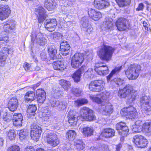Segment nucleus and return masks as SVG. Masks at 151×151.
Instances as JSON below:
<instances>
[{"instance_id":"nucleus-1","label":"nucleus","mask_w":151,"mask_h":151,"mask_svg":"<svg viewBox=\"0 0 151 151\" xmlns=\"http://www.w3.org/2000/svg\"><path fill=\"white\" fill-rule=\"evenodd\" d=\"M114 50L111 47L104 45L100 49L98 55L101 59L108 61L111 60Z\"/></svg>"},{"instance_id":"nucleus-2","label":"nucleus","mask_w":151,"mask_h":151,"mask_svg":"<svg viewBox=\"0 0 151 151\" xmlns=\"http://www.w3.org/2000/svg\"><path fill=\"white\" fill-rule=\"evenodd\" d=\"M140 70V65L137 64L131 65L126 71V75L129 80L136 79L139 76Z\"/></svg>"},{"instance_id":"nucleus-3","label":"nucleus","mask_w":151,"mask_h":151,"mask_svg":"<svg viewBox=\"0 0 151 151\" xmlns=\"http://www.w3.org/2000/svg\"><path fill=\"white\" fill-rule=\"evenodd\" d=\"M31 41L33 42L35 41L41 46H44L47 42V37L45 35L38 31L33 30L31 35Z\"/></svg>"},{"instance_id":"nucleus-4","label":"nucleus","mask_w":151,"mask_h":151,"mask_svg":"<svg viewBox=\"0 0 151 151\" xmlns=\"http://www.w3.org/2000/svg\"><path fill=\"white\" fill-rule=\"evenodd\" d=\"M86 55L83 53H77L73 55L71 59V65L72 67L76 68L81 66L86 58V56L89 57L88 52L86 53Z\"/></svg>"},{"instance_id":"nucleus-5","label":"nucleus","mask_w":151,"mask_h":151,"mask_svg":"<svg viewBox=\"0 0 151 151\" xmlns=\"http://www.w3.org/2000/svg\"><path fill=\"white\" fill-rule=\"evenodd\" d=\"M80 114L81 118L84 120L91 121L96 119L93 111L86 107H83L81 109Z\"/></svg>"},{"instance_id":"nucleus-6","label":"nucleus","mask_w":151,"mask_h":151,"mask_svg":"<svg viewBox=\"0 0 151 151\" xmlns=\"http://www.w3.org/2000/svg\"><path fill=\"white\" fill-rule=\"evenodd\" d=\"M121 114L124 116H126L131 119H135L137 115V113L136 109L132 106L122 109Z\"/></svg>"},{"instance_id":"nucleus-7","label":"nucleus","mask_w":151,"mask_h":151,"mask_svg":"<svg viewBox=\"0 0 151 151\" xmlns=\"http://www.w3.org/2000/svg\"><path fill=\"white\" fill-rule=\"evenodd\" d=\"M140 105L144 111L146 113L151 111V97L149 96H144L140 99Z\"/></svg>"},{"instance_id":"nucleus-8","label":"nucleus","mask_w":151,"mask_h":151,"mask_svg":"<svg viewBox=\"0 0 151 151\" xmlns=\"http://www.w3.org/2000/svg\"><path fill=\"white\" fill-rule=\"evenodd\" d=\"M30 135L32 139L37 141L39 138L42 132L41 127L35 124H33L31 126Z\"/></svg>"},{"instance_id":"nucleus-9","label":"nucleus","mask_w":151,"mask_h":151,"mask_svg":"<svg viewBox=\"0 0 151 151\" xmlns=\"http://www.w3.org/2000/svg\"><path fill=\"white\" fill-rule=\"evenodd\" d=\"M133 142L139 148L145 147L148 144L147 140L141 135H137L133 137Z\"/></svg>"},{"instance_id":"nucleus-10","label":"nucleus","mask_w":151,"mask_h":151,"mask_svg":"<svg viewBox=\"0 0 151 151\" xmlns=\"http://www.w3.org/2000/svg\"><path fill=\"white\" fill-rule=\"evenodd\" d=\"M104 85V81L102 80L95 81L91 82L89 88L91 91L99 92L103 90Z\"/></svg>"},{"instance_id":"nucleus-11","label":"nucleus","mask_w":151,"mask_h":151,"mask_svg":"<svg viewBox=\"0 0 151 151\" xmlns=\"http://www.w3.org/2000/svg\"><path fill=\"white\" fill-rule=\"evenodd\" d=\"M46 137L47 142L52 147H55L59 144V139L55 133H49Z\"/></svg>"},{"instance_id":"nucleus-12","label":"nucleus","mask_w":151,"mask_h":151,"mask_svg":"<svg viewBox=\"0 0 151 151\" xmlns=\"http://www.w3.org/2000/svg\"><path fill=\"white\" fill-rule=\"evenodd\" d=\"M100 112L104 115H109L113 112V109L111 104L106 102H103L99 108Z\"/></svg>"},{"instance_id":"nucleus-13","label":"nucleus","mask_w":151,"mask_h":151,"mask_svg":"<svg viewBox=\"0 0 151 151\" xmlns=\"http://www.w3.org/2000/svg\"><path fill=\"white\" fill-rule=\"evenodd\" d=\"M35 11L38 22L42 23L47 16L45 10L42 7H39L35 9Z\"/></svg>"},{"instance_id":"nucleus-14","label":"nucleus","mask_w":151,"mask_h":151,"mask_svg":"<svg viewBox=\"0 0 151 151\" xmlns=\"http://www.w3.org/2000/svg\"><path fill=\"white\" fill-rule=\"evenodd\" d=\"M95 70L97 73L100 75L105 76L109 73L108 67L101 63H97L95 65Z\"/></svg>"},{"instance_id":"nucleus-15","label":"nucleus","mask_w":151,"mask_h":151,"mask_svg":"<svg viewBox=\"0 0 151 151\" xmlns=\"http://www.w3.org/2000/svg\"><path fill=\"white\" fill-rule=\"evenodd\" d=\"M116 129L119 131V134L124 137L127 136L129 132L128 127L126 124L122 122L118 123L116 125Z\"/></svg>"},{"instance_id":"nucleus-16","label":"nucleus","mask_w":151,"mask_h":151,"mask_svg":"<svg viewBox=\"0 0 151 151\" xmlns=\"http://www.w3.org/2000/svg\"><path fill=\"white\" fill-rule=\"evenodd\" d=\"M68 117L69 123L72 126L76 125L79 119L78 114L73 111H70L69 112Z\"/></svg>"},{"instance_id":"nucleus-17","label":"nucleus","mask_w":151,"mask_h":151,"mask_svg":"<svg viewBox=\"0 0 151 151\" xmlns=\"http://www.w3.org/2000/svg\"><path fill=\"white\" fill-rule=\"evenodd\" d=\"M132 89L133 87L130 85H127L123 89L119 90L118 96L120 98H125L129 96Z\"/></svg>"},{"instance_id":"nucleus-18","label":"nucleus","mask_w":151,"mask_h":151,"mask_svg":"<svg viewBox=\"0 0 151 151\" xmlns=\"http://www.w3.org/2000/svg\"><path fill=\"white\" fill-rule=\"evenodd\" d=\"M45 26L47 30L49 32H52L55 29L57 25V22L55 19H47L45 21Z\"/></svg>"},{"instance_id":"nucleus-19","label":"nucleus","mask_w":151,"mask_h":151,"mask_svg":"<svg viewBox=\"0 0 151 151\" xmlns=\"http://www.w3.org/2000/svg\"><path fill=\"white\" fill-rule=\"evenodd\" d=\"M10 12L11 10L8 5L0 6V19H5Z\"/></svg>"},{"instance_id":"nucleus-20","label":"nucleus","mask_w":151,"mask_h":151,"mask_svg":"<svg viewBox=\"0 0 151 151\" xmlns=\"http://www.w3.org/2000/svg\"><path fill=\"white\" fill-rule=\"evenodd\" d=\"M127 20L124 18L119 19L116 22L118 29L120 31L125 30L127 28Z\"/></svg>"},{"instance_id":"nucleus-21","label":"nucleus","mask_w":151,"mask_h":151,"mask_svg":"<svg viewBox=\"0 0 151 151\" xmlns=\"http://www.w3.org/2000/svg\"><path fill=\"white\" fill-rule=\"evenodd\" d=\"M93 5L96 8L101 9L108 7L109 5V3L104 0H94Z\"/></svg>"},{"instance_id":"nucleus-22","label":"nucleus","mask_w":151,"mask_h":151,"mask_svg":"<svg viewBox=\"0 0 151 151\" xmlns=\"http://www.w3.org/2000/svg\"><path fill=\"white\" fill-rule=\"evenodd\" d=\"M88 14L89 17L95 21L99 20L102 17V14L100 12L91 9H88Z\"/></svg>"},{"instance_id":"nucleus-23","label":"nucleus","mask_w":151,"mask_h":151,"mask_svg":"<svg viewBox=\"0 0 151 151\" xmlns=\"http://www.w3.org/2000/svg\"><path fill=\"white\" fill-rule=\"evenodd\" d=\"M87 69L86 66H82L78 70L74 73L72 76V78L75 82H78L80 81L81 74L84 72Z\"/></svg>"},{"instance_id":"nucleus-24","label":"nucleus","mask_w":151,"mask_h":151,"mask_svg":"<svg viewBox=\"0 0 151 151\" xmlns=\"http://www.w3.org/2000/svg\"><path fill=\"white\" fill-rule=\"evenodd\" d=\"M115 134V131L114 129L107 128L103 129L101 136L105 138H110L114 136Z\"/></svg>"},{"instance_id":"nucleus-25","label":"nucleus","mask_w":151,"mask_h":151,"mask_svg":"<svg viewBox=\"0 0 151 151\" xmlns=\"http://www.w3.org/2000/svg\"><path fill=\"white\" fill-rule=\"evenodd\" d=\"M18 100L16 98H11L8 103L9 108L10 110L12 111L16 110L18 107Z\"/></svg>"},{"instance_id":"nucleus-26","label":"nucleus","mask_w":151,"mask_h":151,"mask_svg":"<svg viewBox=\"0 0 151 151\" xmlns=\"http://www.w3.org/2000/svg\"><path fill=\"white\" fill-rule=\"evenodd\" d=\"M42 116L43 120L45 122H48L51 118V111L47 107H44L42 111Z\"/></svg>"},{"instance_id":"nucleus-27","label":"nucleus","mask_w":151,"mask_h":151,"mask_svg":"<svg viewBox=\"0 0 151 151\" xmlns=\"http://www.w3.org/2000/svg\"><path fill=\"white\" fill-rule=\"evenodd\" d=\"M23 117L21 114H14L13 118L14 124L16 126L22 125Z\"/></svg>"},{"instance_id":"nucleus-28","label":"nucleus","mask_w":151,"mask_h":151,"mask_svg":"<svg viewBox=\"0 0 151 151\" xmlns=\"http://www.w3.org/2000/svg\"><path fill=\"white\" fill-rule=\"evenodd\" d=\"M44 4L45 7L49 11L54 9L56 5V3L53 0H45Z\"/></svg>"},{"instance_id":"nucleus-29","label":"nucleus","mask_w":151,"mask_h":151,"mask_svg":"<svg viewBox=\"0 0 151 151\" xmlns=\"http://www.w3.org/2000/svg\"><path fill=\"white\" fill-rule=\"evenodd\" d=\"M94 131L93 127H86L83 128L82 133L85 137H87L93 135Z\"/></svg>"},{"instance_id":"nucleus-30","label":"nucleus","mask_w":151,"mask_h":151,"mask_svg":"<svg viewBox=\"0 0 151 151\" xmlns=\"http://www.w3.org/2000/svg\"><path fill=\"white\" fill-rule=\"evenodd\" d=\"M52 65L54 69L57 70L62 71L65 68L63 62L60 60L54 62Z\"/></svg>"},{"instance_id":"nucleus-31","label":"nucleus","mask_w":151,"mask_h":151,"mask_svg":"<svg viewBox=\"0 0 151 151\" xmlns=\"http://www.w3.org/2000/svg\"><path fill=\"white\" fill-rule=\"evenodd\" d=\"M75 147L78 151L83 150L85 147V145L81 140L78 139L74 142Z\"/></svg>"},{"instance_id":"nucleus-32","label":"nucleus","mask_w":151,"mask_h":151,"mask_svg":"<svg viewBox=\"0 0 151 151\" xmlns=\"http://www.w3.org/2000/svg\"><path fill=\"white\" fill-rule=\"evenodd\" d=\"M35 93L32 91H29L26 93L24 96L25 101H31L34 100L35 98Z\"/></svg>"},{"instance_id":"nucleus-33","label":"nucleus","mask_w":151,"mask_h":151,"mask_svg":"<svg viewBox=\"0 0 151 151\" xmlns=\"http://www.w3.org/2000/svg\"><path fill=\"white\" fill-rule=\"evenodd\" d=\"M14 24L13 23L8 22L4 24V29L6 33H9L14 28Z\"/></svg>"},{"instance_id":"nucleus-34","label":"nucleus","mask_w":151,"mask_h":151,"mask_svg":"<svg viewBox=\"0 0 151 151\" xmlns=\"http://www.w3.org/2000/svg\"><path fill=\"white\" fill-rule=\"evenodd\" d=\"M48 52L50 58L52 59H54L56 57L57 53V50L54 46L49 47L48 49Z\"/></svg>"},{"instance_id":"nucleus-35","label":"nucleus","mask_w":151,"mask_h":151,"mask_svg":"<svg viewBox=\"0 0 151 151\" xmlns=\"http://www.w3.org/2000/svg\"><path fill=\"white\" fill-rule=\"evenodd\" d=\"M143 132L151 135V122L145 123L143 125Z\"/></svg>"},{"instance_id":"nucleus-36","label":"nucleus","mask_w":151,"mask_h":151,"mask_svg":"<svg viewBox=\"0 0 151 151\" xmlns=\"http://www.w3.org/2000/svg\"><path fill=\"white\" fill-rule=\"evenodd\" d=\"M124 82L123 80L118 78H115L111 81V84L115 87L119 86L123 84Z\"/></svg>"},{"instance_id":"nucleus-37","label":"nucleus","mask_w":151,"mask_h":151,"mask_svg":"<svg viewBox=\"0 0 151 151\" xmlns=\"http://www.w3.org/2000/svg\"><path fill=\"white\" fill-rule=\"evenodd\" d=\"M13 51L12 49L9 46H6L2 48L1 50V54L7 56L8 54L12 53Z\"/></svg>"},{"instance_id":"nucleus-38","label":"nucleus","mask_w":151,"mask_h":151,"mask_svg":"<svg viewBox=\"0 0 151 151\" xmlns=\"http://www.w3.org/2000/svg\"><path fill=\"white\" fill-rule=\"evenodd\" d=\"M59 84L65 89V90H68V88L70 86V82L65 80L61 79L59 81Z\"/></svg>"},{"instance_id":"nucleus-39","label":"nucleus","mask_w":151,"mask_h":151,"mask_svg":"<svg viewBox=\"0 0 151 151\" xmlns=\"http://www.w3.org/2000/svg\"><path fill=\"white\" fill-rule=\"evenodd\" d=\"M66 135L68 140L72 141L75 139L76 133L74 130H70L67 132Z\"/></svg>"},{"instance_id":"nucleus-40","label":"nucleus","mask_w":151,"mask_h":151,"mask_svg":"<svg viewBox=\"0 0 151 151\" xmlns=\"http://www.w3.org/2000/svg\"><path fill=\"white\" fill-rule=\"evenodd\" d=\"M122 68V66H120L119 67H117L115 68V69H113L111 72V73L107 76V81L108 82H109L110 81V80L112 76L113 75L116 73L117 72H119Z\"/></svg>"},{"instance_id":"nucleus-41","label":"nucleus","mask_w":151,"mask_h":151,"mask_svg":"<svg viewBox=\"0 0 151 151\" xmlns=\"http://www.w3.org/2000/svg\"><path fill=\"white\" fill-rule=\"evenodd\" d=\"M7 137L11 140L14 139L16 135L15 131L13 129L10 130L7 133Z\"/></svg>"},{"instance_id":"nucleus-42","label":"nucleus","mask_w":151,"mask_h":151,"mask_svg":"<svg viewBox=\"0 0 151 151\" xmlns=\"http://www.w3.org/2000/svg\"><path fill=\"white\" fill-rule=\"evenodd\" d=\"M137 96V93L136 91L133 92V89L130 93L129 96H128L129 98V102L132 103L136 99Z\"/></svg>"},{"instance_id":"nucleus-43","label":"nucleus","mask_w":151,"mask_h":151,"mask_svg":"<svg viewBox=\"0 0 151 151\" xmlns=\"http://www.w3.org/2000/svg\"><path fill=\"white\" fill-rule=\"evenodd\" d=\"M114 23V22L112 20L110 19L104 22L105 27L107 29H111L113 28Z\"/></svg>"},{"instance_id":"nucleus-44","label":"nucleus","mask_w":151,"mask_h":151,"mask_svg":"<svg viewBox=\"0 0 151 151\" xmlns=\"http://www.w3.org/2000/svg\"><path fill=\"white\" fill-rule=\"evenodd\" d=\"M23 67L26 71H33L35 70V68L32 64H29L25 63L24 64Z\"/></svg>"},{"instance_id":"nucleus-45","label":"nucleus","mask_w":151,"mask_h":151,"mask_svg":"<svg viewBox=\"0 0 151 151\" xmlns=\"http://www.w3.org/2000/svg\"><path fill=\"white\" fill-rule=\"evenodd\" d=\"M67 46V47L60 48V52L63 55L66 56L69 53L70 47L69 45Z\"/></svg>"},{"instance_id":"nucleus-46","label":"nucleus","mask_w":151,"mask_h":151,"mask_svg":"<svg viewBox=\"0 0 151 151\" xmlns=\"http://www.w3.org/2000/svg\"><path fill=\"white\" fill-rule=\"evenodd\" d=\"M51 35V37L55 40H60L63 37L62 35L59 32H55L52 34Z\"/></svg>"},{"instance_id":"nucleus-47","label":"nucleus","mask_w":151,"mask_h":151,"mask_svg":"<svg viewBox=\"0 0 151 151\" xmlns=\"http://www.w3.org/2000/svg\"><path fill=\"white\" fill-rule=\"evenodd\" d=\"M36 107L35 105H30L28 106L27 111L29 113H32L33 114H32V115H34L35 112L36 110Z\"/></svg>"},{"instance_id":"nucleus-48","label":"nucleus","mask_w":151,"mask_h":151,"mask_svg":"<svg viewBox=\"0 0 151 151\" xmlns=\"http://www.w3.org/2000/svg\"><path fill=\"white\" fill-rule=\"evenodd\" d=\"M28 135L27 132L25 130H21L20 131L19 136L20 139L22 140L25 139Z\"/></svg>"},{"instance_id":"nucleus-49","label":"nucleus","mask_w":151,"mask_h":151,"mask_svg":"<svg viewBox=\"0 0 151 151\" xmlns=\"http://www.w3.org/2000/svg\"><path fill=\"white\" fill-rule=\"evenodd\" d=\"M90 99L93 101L96 102L99 104H101V105H102V103H103V102H104L103 101L101 98H100L98 97L91 96Z\"/></svg>"},{"instance_id":"nucleus-50","label":"nucleus","mask_w":151,"mask_h":151,"mask_svg":"<svg viewBox=\"0 0 151 151\" xmlns=\"http://www.w3.org/2000/svg\"><path fill=\"white\" fill-rule=\"evenodd\" d=\"M93 69L90 68L84 73V76L86 78H90L92 76Z\"/></svg>"},{"instance_id":"nucleus-51","label":"nucleus","mask_w":151,"mask_h":151,"mask_svg":"<svg viewBox=\"0 0 151 151\" xmlns=\"http://www.w3.org/2000/svg\"><path fill=\"white\" fill-rule=\"evenodd\" d=\"M110 93L106 91L103 92L101 94V98L103 101L106 102L107 99L109 98Z\"/></svg>"},{"instance_id":"nucleus-52","label":"nucleus","mask_w":151,"mask_h":151,"mask_svg":"<svg viewBox=\"0 0 151 151\" xmlns=\"http://www.w3.org/2000/svg\"><path fill=\"white\" fill-rule=\"evenodd\" d=\"M88 101L85 99H81L77 100L75 102V104L77 106H80L83 104H85L88 103Z\"/></svg>"},{"instance_id":"nucleus-53","label":"nucleus","mask_w":151,"mask_h":151,"mask_svg":"<svg viewBox=\"0 0 151 151\" xmlns=\"http://www.w3.org/2000/svg\"><path fill=\"white\" fill-rule=\"evenodd\" d=\"M50 102L52 107L58 106L59 104L60 103V101H57L54 97L52 98L50 101Z\"/></svg>"},{"instance_id":"nucleus-54","label":"nucleus","mask_w":151,"mask_h":151,"mask_svg":"<svg viewBox=\"0 0 151 151\" xmlns=\"http://www.w3.org/2000/svg\"><path fill=\"white\" fill-rule=\"evenodd\" d=\"M88 20L86 19V17L82 18L81 23L82 27L84 29L87 28L89 25H90L88 24Z\"/></svg>"},{"instance_id":"nucleus-55","label":"nucleus","mask_w":151,"mask_h":151,"mask_svg":"<svg viewBox=\"0 0 151 151\" xmlns=\"http://www.w3.org/2000/svg\"><path fill=\"white\" fill-rule=\"evenodd\" d=\"M6 56L4 55L0 54V66H3L5 63Z\"/></svg>"},{"instance_id":"nucleus-56","label":"nucleus","mask_w":151,"mask_h":151,"mask_svg":"<svg viewBox=\"0 0 151 151\" xmlns=\"http://www.w3.org/2000/svg\"><path fill=\"white\" fill-rule=\"evenodd\" d=\"M132 131L133 132L137 133L140 132L141 131H143V129L141 128V127H138L135 125V124L132 126Z\"/></svg>"},{"instance_id":"nucleus-57","label":"nucleus","mask_w":151,"mask_h":151,"mask_svg":"<svg viewBox=\"0 0 151 151\" xmlns=\"http://www.w3.org/2000/svg\"><path fill=\"white\" fill-rule=\"evenodd\" d=\"M37 96V101L39 103H43L45 101L46 99V95H43L42 96Z\"/></svg>"},{"instance_id":"nucleus-58","label":"nucleus","mask_w":151,"mask_h":151,"mask_svg":"<svg viewBox=\"0 0 151 151\" xmlns=\"http://www.w3.org/2000/svg\"><path fill=\"white\" fill-rule=\"evenodd\" d=\"M82 91L81 89L75 88L72 90L73 93L76 96H78L81 95Z\"/></svg>"},{"instance_id":"nucleus-59","label":"nucleus","mask_w":151,"mask_h":151,"mask_svg":"<svg viewBox=\"0 0 151 151\" xmlns=\"http://www.w3.org/2000/svg\"><path fill=\"white\" fill-rule=\"evenodd\" d=\"M69 1L67 0H63L60 1V4L62 7V8L63 7H65V8H66L67 7L69 6L68 3Z\"/></svg>"},{"instance_id":"nucleus-60","label":"nucleus","mask_w":151,"mask_h":151,"mask_svg":"<svg viewBox=\"0 0 151 151\" xmlns=\"http://www.w3.org/2000/svg\"><path fill=\"white\" fill-rule=\"evenodd\" d=\"M8 39L7 36L0 37V45L6 43L8 41Z\"/></svg>"},{"instance_id":"nucleus-61","label":"nucleus","mask_w":151,"mask_h":151,"mask_svg":"<svg viewBox=\"0 0 151 151\" xmlns=\"http://www.w3.org/2000/svg\"><path fill=\"white\" fill-rule=\"evenodd\" d=\"M36 96H42L46 95V93L44 90L42 89H37L36 92Z\"/></svg>"},{"instance_id":"nucleus-62","label":"nucleus","mask_w":151,"mask_h":151,"mask_svg":"<svg viewBox=\"0 0 151 151\" xmlns=\"http://www.w3.org/2000/svg\"><path fill=\"white\" fill-rule=\"evenodd\" d=\"M19 146L14 145L9 147L8 151H19Z\"/></svg>"},{"instance_id":"nucleus-63","label":"nucleus","mask_w":151,"mask_h":151,"mask_svg":"<svg viewBox=\"0 0 151 151\" xmlns=\"http://www.w3.org/2000/svg\"><path fill=\"white\" fill-rule=\"evenodd\" d=\"M116 1L120 7H123L125 4L126 0H116Z\"/></svg>"},{"instance_id":"nucleus-64","label":"nucleus","mask_w":151,"mask_h":151,"mask_svg":"<svg viewBox=\"0 0 151 151\" xmlns=\"http://www.w3.org/2000/svg\"><path fill=\"white\" fill-rule=\"evenodd\" d=\"M40 57L42 61H47V60L46 54L44 52H42L41 53Z\"/></svg>"}]
</instances>
